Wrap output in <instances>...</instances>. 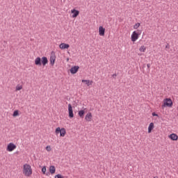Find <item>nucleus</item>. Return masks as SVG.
Masks as SVG:
<instances>
[{
  "instance_id": "11",
  "label": "nucleus",
  "mask_w": 178,
  "mask_h": 178,
  "mask_svg": "<svg viewBox=\"0 0 178 178\" xmlns=\"http://www.w3.org/2000/svg\"><path fill=\"white\" fill-rule=\"evenodd\" d=\"M168 138H170V140L172 141H177L178 136L176 134H171L168 136Z\"/></svg>"
},
{
  "instance_id": "20",
  "label": "nucleus",
  "mask_w": 178,
  "mask_h": 178,
  "mask_svg": "<svg viewBox=\"0 0 178 178\" xmlns=\"http://www.w3.org/2000/svg\"><path fill=\"white\" fill-rule=\"evenodd\" d=\"M22 89H23V86H22L20 84L17 85L15 87L16 91H20V90H22Z\"/></svg>"
},
{
  "instance_id": "26",
  "label": "nucleus",
  "mask_w": 178,
  "mask_h": 178,
  "mask_svg": "<svg viewBox=\"0 0 178 178\" xmlns=\"http://www.w3.org/2000/svg\"><path fill=\"white\" fill-rule=\"evenodd\" d=\"M42 172L43 175H45V173L47 172V167L44 166L42 168Z\"/></svg>"
},
{
  "instance_id": "24",
  "label": "nucleus",
  "mask_w": 178,
  "mask_h": 178,
  "mask_svg": "<svg viewBox=\"0 0 178 178\" xmlns=\"http://www.w3.org/2000/svg\"><path fill=\"white\" fill-rule=\"evenodd\" d=\"M46 151H47V152H51V151H52V147H51V145H47L46 147Z\"/></svg>"
},
{
  "instance_id": "23",
  "label": "nucleus",
  "mask_w": 178,
  "mask_h": 178,
  "mask_svg": "<svg viewBox=\"0 0 178 178\" xmlns=\"http://www.w3.org/2000/svg\"><path fill=\"white\" fill-rule=\"evenodd\" d=\"M19 110H16L14 111L13 114V118H16V116H19Z\"/></svg>"
},
{
  "instance_id": "8",
  "label": "nucleus",
  "mask_w": 178,
  "mask_h": 178,
  "mask_svg": "<svg viewBox=\"0 0 178 178\" xmlns=\"http://www.w3.org/2000/svg\"><path fill=\"white\" fill-rule=\"evenodd\" d=\"M99 35L105 37V28L102 26H99Z\"/></svg>"
},
{
  "instance_id": "25",
  "label": "nucleus",
  "mask_w": 178,
  "mask_h": 178,
  "mask_svg": "<svg viewBox=\"0 0 178 178\" xmlns=\"http://www.w3.org/2000/svg\"><path fill=\"white\" fill-rule=\"evenodd\" d=\"M54 178H65V177H63V175H62L60 174H58V175H55Z\"/></svg>"
},
{
  "instance_id": "6",
  "label": "nucleus",
  "mask_w": 178,
  "mask_h": 178,
  "mask_svg": "<svg viewBox=\"0 0 178 178\" xmlns=\"http://www.w3.org/2000/svg\"><path fill=\"white\" fill-rule=\"evenodd\" d=\"M56 60V55L54 51H51L49 58V62L51 66H54L55 65V62Z\"/></svg>"
},
{
  "instance_id": "13",
  "label": "nucleus",
  "mask_w": 178,
  "mask_h": 178,
  "mask_svg": "<svg viewBox=\"0 0 178 178\" xmlns=\"http://www.w3.org/2000/svg\"><path fill=\"white\" fill-rule=\"evenodd\" d=\"M60 49H69L70 48V45L66 43H61L59 45Z\"/></svg>"
},
{
  "instance_id": "19",
  "label": "nucleus",
  "mask_w": 178,
  "mask_h": 178,
  "mask_svg": "<svg viewBox=\"0 0 178 178\" xmlns=\"http://www.w3.org/2000/svg\"><path fill=\"white\" fill-rule=\"evenodd\" d=\"M139 51L140 52H145V51H147V47H145V45H142L139 47Z\"/></svg>"
},
{
  "instance_id": "5",
  "label": "nucleus",
  "mask_w": 178,
  "mask_h": 178,
  "mask_svg": "<svg viewBox=\"0 0 178 178\" xmlns=\"http://www.w3.org/2000/svg\"><path fill=\"white\" fill-rule=\"evenodd\" d=\"M16 148H17V147L16 146V145L15 143H10L7 145L6 151H7V152H13V151H15V149H16Z\"/></svg>"
},
{
  "instance_id": "9",
  "label": "nucleus",
  "mask_w": 178,
  "mask_h": 178,
  "mask_svg": "<svg viewBox=\"0 0 178 178\" xmlns=\"http://www.w3.org/2000/svg\"><path fill=\"white\" fill-rule=\"evenodd\" d=\"M82 83H83L84 86L87 87H90V86H92L93 81L90 79H82Z\"/></svg>"
},
{
  "instance_id": "15",
  "label": "nucleus",
  "mask_w": 178,
  "mask_h": 178,
  "mask_svg": "<svg viewBox=\"0 0 178 178\" xmlns=\"http://www.w3.org/2000/svg\"><path fill=\"white\" fill-rule=\"evenodd\" d=\"M85 120H86V122H91L92 120V114L88 113L85 116Z\"/></svg>"
},
{
  "instance_id": "12",
  "label": "nucleus",
  "mask_w": 178,
  "mask_h": 178,
  "mask_svg": "<svg viewBox=\"0 0 178 178\" xmlns=\"http://www.w3.org/2000/svg\"><path fill=\"white\" fill-rule=\"evenodd\" d=\"M154 129H155V124H154V122H151L149 124V127H148V129H147V133L149 134L152 133V131L154 130Z\"/></svg>"
},
{
  "instance_id": "4",
  "label": "nucleus",
  "mask_w": 178,
  "mask_h": 178,
  "mask_svg": "<svg viewBox=\"0 0 178 178\" xmlns=\"http://www.w3.org/2000/svg\"><path fill=\"white\" fill-rule=\"evenodd\" d=\"M55 133L56 136L60 134V137H65V136H66V129L57 127L55 130Z\"/></svg>"
},
{
  "instance_id": "2",
  "label": "nucleus",
  "mask_w": 178,
  "mask_h": 178,
  "mask_svg": "<svg viewBox=\"0 0 178 178\" xmlns=\"http://www.w3.org/2000/svg\"><path fill=\"white\" fill-rule=\"evenodd\" d=\"M140 35H141V31H134L131 35V41L136 42V41L140 38Z\"/></svg>"
},
{
  "instance_id": "7",
  "label": "nucleus",
  "mask_w": 178,
  "mask_h": 178,
  "mask_svg": "<svg viewBox=\"0 0 178 178\" xmlns=\"http://www.w3.org/2000/svg\"><path fill=\"white\" fill-rule=\"evenodd\" d=\"M68 113H69V118L70 119H73V118H74V114L73 113V107L70 104H68Z\"/></svg>"
},
{
  "instance_id": "18",
  "label": "nucleus",
  "mask_w": 178,
  "mask_h": 178,
  "mask_svg": "<svg viewBox=\"0 0 178 178\" xmlns=\"http://www.w3.org/2000/svg\"><path fill=\"white\" fill-rule=\"evenodd\" d=\"M56 171V169L55 168V166L51 165L49 167V172H50L51 175L55 174Z\"/></svg>"
},
{
  "instance_id": "17",
  "label": "nucleus",
  "mask_w": 178,
  "mask_h": 178,
  "mask_svg": "<svg viewBox=\"0 0 178 178\" xmlns=\"http://www.w3.org/2000/svg\"><path fill=\"white\" fill-rule=\"evenodd\" d=\"M35 65L36 66H42V63H41V58L40 57H37L35 59Z\"/></svg>"
},
{
  "instance_id": "22",
  "label": "nucleus",
  "mask_w": 178,
  "mask_h": 178,
  "mask_svg": "<svg viewBox=\"0 0 178 178\" xmlns=\"http://www.w3.org/2000/svg\"><path fill=\"white\" fill-rule=\"evenodd\" d=\"M84 113H86L84 110H81L79 111L78 115L80 116V118H83L84 116Z\"/></svg>"
},
{
  "instance_id": "14",
  "label": "nucleus",
  "mask_w": 178,
  "mask_h": 178,
  "mask_svg": "<svg viewBox=\"0 0 178 178\" xmlns=\"http://www.w3.org/2000/svg\"><path fill=\"white\" fill-rule=\"evenodd\" d=\"M79 69H80V67L74 66L70 69V73L72 74H76V73H77V72H79Z\"/></svg>"
},
{
  "instance_id": "30",
  "label": "nucleus",
  "mask_w": 178,
  "mask_h": 178,
  "mask_svg": "<svg viewBox=\"0 0 178 178\" xmlns=\"http://www.w3.org/2000/svg\"><path fill=\"white\" fill-rule=\"evenodd\" d=\"M154 178H159L158 177H154Z\"/></svg>"
},
{
  "instance_id": "16",
  "label": "nucleus",
  "mask_w": 178,
  "mask_h": 178,
  "mask_svg": "<svg viewBox=\"0 0 178 178\" xmlns=\"http://www.w3.org/2000/svg\"><path fill=\"white\" fill-rule=\"evenodd\" d=\"M41 63L42 66H47V65H48V58L46 56L42 57Z\"/></svg>"
},
{
  "instance_id": "27",
  "label": "nucleus",
  "mask_w": 178,
  "mask_h": 178,
  "mask_svg": "<svg viewBox=\"0 0 178 178\" xmlns=\"http://www.w3.org/2000/svg\"><path fill=\"white\" fill-rule=\"evenodd\" d=\"M152 116H158V114H156L155 113H152Z\"/></svg>"
},
{
  "instance_id": "29",
  "label": "nucleus",
  "mask_w": 178,
  "mask_h": 178,
  "mask_svg": "<svg viewBox=\"0 0 178 178\" xmlns=\"http://www.w3.org/2000/svg\"><path fill=\"white\" fill-rule=\"evenodd\" d=\"M147 67H149V64H147Z\"/></svg>"
},
{
  "instance_id": "3",
  "label": "nucleus",
  "mask_w": 178,
  "mask_h": 178,
  "mask_svg": "<svg viewBox=\"0 0 178 178\" xmlns=\"http://www.w3.org/2000/svg\"><path fill=\"white\" fill-rule=\"evenodd\" d=\"M167 106L168 108H172V106H173V102H172V99L166 98L163 99L162 108H166Z\"/></svg>"
},
{
  "instance_id": "1",
  "label": "nucleus",
  "mask_w": 178,
  "mask_h": 178,
  "mask_svg": "<svg viewBox=\"0 0 178 178\" xmlns=\"http://www.w3.org/2000/svg\"><path fill=\"white\" fill-rule=\"evenodd\" d=\"M22 174L25 177H31L33 175V168L29 163H25L22 166Z\"/></svg>"
},
{
  "instance_id": "21",
  "label": "nucleus",
  "mask_w": 178,
  "mask_h": 178,
  "mask_svg": "<svg viewBox=\"0 0 178 178\" xmlns=\"http://www.w3.org/2000/svg\"><path fill=\"white\" fill-rule=\"evenodd\" d=\"M140 26H141V24L140 22H137L136 24H135L134 25V30H138V28L140 27Z\"/></svg>"
},
{
  "instance_id": "28",
  "label": "nucleus",
  "mask_w": 178,
  "mask_h": 178,
  "mask_svg": "<svg viewBox=\"0 0 178 178\" xmlns=\"http://www.w3.org/2000/svg\"><path fill=\"white\" fill-rule=\"evenodd\" d=\"M165 48H169V46H168V45H167V46L165 47Z\"/></svg>"
},
{
  "instance_id": "10",
  "label": "nucleus",
  "mask_w": 178,
  "mask_h": 178,
  "mask_svg": "<svg viewBox=\"0 0 178 178\" xmlns=\"http://www.w3.org/2000/svg\"><path fill=\"white\" fill-rule=\"evenodd\" d=\"M71 13L72 15V17L75 19V17H77V16H79V15H80V11L74 8V9L71 10Z\"/></svg>"
}]
</instances>
